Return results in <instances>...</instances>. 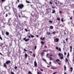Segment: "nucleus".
I'll list each match as a JSON object with an SVG mask.
<instances>
[{
  "label": "nucleus",
  "instance_id": "nucleus-1",
  "mask_svg": "<svg viewBox=\"0 0 74 74\" xmlns=\"http://www.w3.org/2000/svg\"><path fill=\"white\" fill-rule=\"evenodd\" d=\"M24 7V5L23 4H20L18 5V7L20 9H22Z\"/></svg>",
  "mask_w": 74,
  "mask_h": 74
},
{
  "label": "nucleus",
  "instance_id": "nucleus-2",
  "mask_svg": "<svg viewBox=\"0 0 74 74\" xmlns=\"http://www.w3.org/2000/svg\"><path fill=\"white\" fill-rule=\"evenodd\" d=\"M21 14H14L16 16V17H17V18H18V17H19V18H21V15H22V12H21Z\"/></svg>",
  "mask_w": 74,
  "mask_h": 74
},
{
  "label": "nucleus",
  "instance_id": "nucleus-3",
  "mask_svg": "<svg viewBox=\"0 0 74 74\" xmlns=\"http://www.w3.org/2000/svg\"><path fill=\"white\" fill-rule=\"evenodd\" d=\"M13 10L14 14H17V10H16V9L15 8H13Z\"/></svg>",
  "mask_w": 74,
  "mask_h": 74
},
{
  "label": "nucleus",
  "instance_id": "nucleus-4",
  "mask_svg": "<svg viewBox=\"0 0 74 74\" xmlns=\"http://www.w3.org/2000/svg\"><path fill=\"white\" fill-rule=\"evenodd\" d=\"M10 63H11V61L10 60H8L6 61L5 62V64H9Z\"/></svg>",
  "mask_w": 74,
  "mask_h": 74
},
{
  "label": "nucleus",
  "instance_id": "nucleus-5",
  "mask_svg": "<svg viewBox=\"0 0 74 74\" xmlns=\"http://www.w3.org/2000/svg\"><path fill=\"white\" fill-rule=\"evenodd\" d=\"M34 67H36L37 66V62L36 61H35L34 62Z\"/></svg>",
  "mask_w": 74,
  "mask_h": 74
},
{
  "label": "nucleus",
  "instance_id": "nucleus-6",
  "mask_svg": "<svg viewBox=\"0 0 74 74\" xmlns=\"http://www.w3.org/2000/svg\"><path fill=\"white\" fill-rule=\"evenodd\" d=\"M61 55L62 56L61 57V56H60V59H63V54L62 53L61 54Z\"/></svg>",
  "mask_w": 74,
  "mask_h": 74
},
{
  "label": "nucleus",
  "instance_id": "nucleus-7",
  "mask_svg": "<svg viewBox=\"0 0 74 74\" xmlns=\"http://www.w3.org/2000/svg\"><path fill=\"white\" fill-rule=\"evenodd\" d=\"M59 39L58 38H56L55 39L56 42H59Z\"/></svg>",
  "mask_w": 74,
  "mask_h": 74
},
{
  "label": "nucleus",
  "instance_id": "nucleus-8",
  "mask_svg": "<svg viewBox=\"0 0 74 74\" xmlns=\"http://www.w3.org/2000/svg\"><path fill=\"white\" fill-rule=\"evenodd\" d=\"M70 52H71V51H72V48H73V47H72V46H70Z\"/></svg>",
  "mask_w": 74,
  "mask_h": 74
},
{
  "label": "nucleus",
  "instance_id": "nucleus-9",
  "mask_svg": "<svg viewBox=\"0 0 74 74\" xmlns=\"http://www.w3.org/2000/svg\"><path fill=\"white\" fill-rule=\"evenodd\" d=\"M69 62V60H68V59H67V58H65V62L66 63H67V62Z\"/></svg>",
  "mask_w": 74,
  "mask_h": 74
},
{
  "label": "nucleus",
  "instance_id": "nucleus-10",
  "mask_svg": "<svg viewBox=\"0 0 74 74\" xmlns=\"http://www.w3.org/2000/svg\"><path fill=\"white\" fill-rule=\"evenodd\" d=\"M46 33L47 35H51V33L49 32H47Z\"/></svg>",
  "mask_w": 74,
  "mask_h": 74
},
{
  "label": "nucleus",
  "instance_id": "nucleus-11",
  "mask_svg": "<svg viewBox=\"0 0 74 74\" xmlns=\"http://www.w3.org/2000/svg\"><path fill=\"white\" fill-rule=\"evenodd\" d=\"M25 59H26L27 58V54L26 53L25 55Z\"/></svg>",
  "mask_w": 74,
  "mask_h": 74
},
{
  "label": "nucleus",
  "instance_id": "nucleus-12",
  "mask_svg": "<svg viewBox=\"0 0 74 74\" xmlns=\"http://www.w3.org/2000/svg\"><path fill=\"white\" fill-rule=\"evenodd\" d=\"M53 14H54V13H55V10H52V12H51Z\"/></svg>",
  "mask_w": 74,
  "mask_h": 74
},
{
  "label": "nucleus",
  "instance_id": "nucleus-13",
  "mask_svg": "<svg viewBox=\"0 0 74 74\" xmlns=\"http://www.w3.org/2000/svg\"><path fill=\"white\" fill-rule=\"evenodd\" d=\"M50 29H53V27L52 26H51L50 27Z\"/></svg>",
  "mask_w": 74,
  "mask_h": 74
},
{
  "label": "nucleus",
  "instance_id": "nucleus-14",
  "mask_svg": "<svg viewBox=\"0 0 74 74\" xmlns=\"http://www.w3.org/2000/svg\"><path fill=\"white\" fill-rule=\"evenodd\" d=\"M70 69H71V72H72V71H73V67H71L70 68Z\"/></svg>",
  "mask_w": 74,
  "mask_h": 74
},
{
  "label": "nucleus",
  "instance_id": "nucleus-15",
  "mask_svg": "<svg viewBox=\"0 0 74 74\" xmlns=\"http://www.w3.org/2000/svg\"><path fill=\"white\" fill-rule=\"evenodd\" d=\"M69 56H70V54H69V52L68 53V55H67V57L68 58H69Z\"/></svg>",
  "mask_w": 74,
  "mask_h": 74
},
{
  "label": "nucleus",
  "instance_id": "nucleus-16",
  "mask_svg": "<svg viewBox=\"0 0 74 74\" xmlns=\"http://www.w3.org/2000/svg\"><path fill=\"white\" fill-rule=\"evenodd\" d=\"M9 32H6V34L8 36V35H9Z\"/></svg>",
  "mask_w": 74,
  "mask_h": 74
},
{
  "label": "nucleus",
  "instance_id": "nucleus-17",
  "mask_svg": "<svg viewBox=\"0 0 74 74\" xmlns=\"http://www.w3.org/2000/svg\"><path fill=\"white\" fill-rule=\"evenodd\" d=\"M59 61L60 62V60L59 59H58L57 60H56V62H58Z\"/></svg>",
  "mask_w": 74,
  "mask_h": 74
},
{
  "label": "nucleus",
  "instance_id": "nucleus-18",
  "mask_svg": "<svg viewBox=\"0 0 74 74\" xmlns=\"http://www.w3.org/2000/svg\"><path fill=\"white\" fill-rule=\"evenodd\" d=\"M3 66H4V67H5V68L6 67V64L5 63H4L3 64Z\"/></svg>",
  "mask_w": 74,
  "mask_h": 74
},
{
  "label": "nucleus",
  "instance_id": "nucleus-19",
  "mask_svg": "<svg viewBox=\"0 0 74 74\" xmlns=\"http://www.w3.org/2000/svg\"><path fill=\"white\" fill-rule=\"evenodd\" d=\"M41 55L43 56H44V55H45V53H44V52L42 53Z\"/></svg>",
  "mask_w": 74,
  "mask_h": 74
},
{
  "label": "nucleus",
  "instance_id": "nucleus-20",
  "mask_svg": "<svg viewBox=\"0 0 74 74\" xmlns=\"http://www.w3.org/2000/svg\"><path fill=\"white\" fill-rule=\"evenodd\" d=\"M30 36L31 38H33V37H34V36L32 35H30Z\"/></svg>",
  "mask_w": 74,
  "mask_h": 74
},
{
  "label": "nucleus",
  "instance_id": "nucleus-21",
  "mask_svg": "<svg viewBox=\"0 0 74 74\" xmlns=\"http://www.w3.org/2000/svg\"><path fill=\"white\" fill-rule=\"evenodd\" d=\"M58 56H59V57H60L61 56H62V54H61V53H60L58 54Z\"/></svg>",
  "mask_w": 74,
  "mask_h": 74
},
{
  "label": "nucleus",
  "instance_id": "nucleus-22",
  "mask_svg": "<svg viewBox=\"0 0 74 74\" xmlns=\"http://www.w3.org/2000/svg\"><path fill=\"white\" fill-rule=\"evenodd\" d=\"M43 60L45 62V63H46V62H47V60H45V59L43 58Z\"/></svg>",
  "mask_w": 74,
  "mask_h": 74
},
{
  "label": "nucleus",
  "instance_id": "nucleus-23",
  "mask_svg": "<svg viewBox=\"0 0 74 74\" xmlns=\"http://www.w3.org/2000/svg\"><path fill=\"white\" fill-rule=\"evenodd\" d=\"M29 39L28 38L27 39H26L25 41V42H27V41H29Z\"/></svg>",
  "mask_w": 74,
  "mask_h": 74
},
{
  "label": "nucleus",
  "instance_id": "nucleus-24",
  "mask_svg": "<svg viewBox=\"0 0 74 74\" xmlns=\"http://www.w3.org/2000/svg\"><path fill=\"white\" fill-rule=\"evenodd\" d=\"M2 73L4 74H6V72L5 71H3Z\"/></svg>",
  "mask_w": 74,
  "mask_h": 74
},
{
  "label": "nucleus",
  "instance_id": "nucleus-25",
  "mask_svg": "<svg viewBox=\"0 0 74 74\" xmlns=\"http://www.w3.org/2000/svg\"><path fill=\"white\" fill-rule=\"evenodd\" d=\"M64 70H66V67L65 65H64Z\"/></svg>",
  "mask_w": 74,
  "mask_h": 74
},
{
  "label": "nucleus",
  "instance_id": "nucleus-26",
  "mask_svg": "<svg viewBox=\"0 0 74 74\" xmlns=\"http://www.w3.org/2000/svg\"><path fill=\"white\" fill-rule=\"evenodd\" d=\"M49 3L51 5L53 3H52V2H51V1H49Z\"/></svg>",
  "mask_w": 74,
  "mask_h": 74
},
{
  "label": "nucleus",
  "instance_id": "nucleus-27",
  "mask_svg": "<svg viewBox=\"0 0 74 74\" xmlns=\"http://www.w3.org/2000/svg\"><path fill=\"white\" fill-rule=\"evenodd\" d=\"M57 20H58V21H60V19L59 18H57Z\"/></svg>",
  "mask_w": 74,
  "mask_h": 74
},
{
  "label": "nucleus",
  "instance_id": "nucleus-28",
  "mask_svg": "<svg viewBox=\"0 0 74 74\" xmlns=\"http://www.w3.org/2000/svg\"><path fill=\"white\" fill-rule=\"evenodd\" d=\"M33 54L34 57V58H35V57L36 56V55H35V53H33Z\"/></svg>",
  "mask_w": 74,
  "mask_h": 74
},
{
  "label": "nucleus",
  "instance_id": "nucleus-29",
  "mask_svg": "<svg viewBox=\"0 0 74 74\" xmlns=\"http://www.w3.org/2000/svg\"><path fill=\"white\" fill-rule=\"evenodd\" d=\"M51 69H56V68H53V67H51Z\"/></svg>",
  "mask_w": 74,
  "mask_h": 74
},
{
  "label": "nucleus",
  "instance_id": "nucleus-30",
  "mask_svg": "<svg viewBox=\"0 0 74 74\" xmlns=\"http://www.w3.org/2000/svg\"><path fill=\"white\" fill-rule=\"evenodd\" d=\"M25 32H28V30H27V29H25Z\"/></svg>",
  "mask_w": 74,
  "mask_h": 74
},
{
  "label": "nucleus",
  "instance_id": "nucleus-31",
  "mask_svg": "<svg viewBox=\"0 0 74 74\" xmlns=\"http://www.w3.org/2000/svg\"><path fill=\"white\" fill-rule=\"evenodd\" d=\"M41 44H44V42L43 41H41Z\"/></svg>",
  "mask_w": 74,
  "mask_h": 74
},
{
  "label": "nucleus",
  "instance_id": "nucleus-32",
  "mask_svg": "<svg viewBox=\"0 0 74 74\" xmlns=\"http://www.w3.org/2000/svg\"><path fill=\"white\" fill-rule=\"evenodd\" d=\"M56 49L58 50V49H59V48H58V47H56Z\"/></svg>",
  "mask_w": 74,
  "mask_h": 74
},
{
  "label": "nucleus",
  "instance_id": "nucleus-33",
  "mask_svg": "<svg viewBox=\"0 0 74 74\" xmlns=\"http://www.w3.org/2000/svg\"><path fill=\"white\" fill-rule=\"evenodd\" d=\"M6 0H1V1L2 2H4V1H6Z\"/></svg>",
  "mask_w": 74,
  "mask_h": 74
},
{
  "label": "nucleus",
  "instance_id": "nucleus-34",
  "mask_svg": "<svg viewBox=\"0 0 74 74\" xmlns=\"http://www.w3.org/2000/svg\"><path fill=\"white\" fill-rule=\"evenodd\" d=\"M32 74V72H30V71H29V73H28V74Z\"/></svg>",
  "mask_w": 74,
  "mask_h": 74
},
{
  "label": "nucleus",
  "instance_id": "nucleus-35",
  "mask_svg": "<svg viewBox=\"0 0 74 74\" xmlns=\"http://www.w3.org/2000/svg\"><path fill=\"white\" fill-rule=\"evenodd\" d=\"M11 74H14V72H12V71H11Z\"/></svg>",
  "mask_w": 74,
  "mask_h": 74
},
{
  "label": "nucleus",
  "instance_id": "nucleus-36",
  "mask_svg": "<svg viewBox=\"0 0 74 74\" xmlns=\"http://www.w3.org/2000/svg\"><path fill=\"white\" fill-rule=\"evenodd\" d=\"M36 48H37V46H35L34 50H36Z\"/></svg>",
  "mask_w": 74,
  "mask_h": 74
},
{
  "label": "nucleus",
  "instance_id": "nucleus-37",
  "mask_svg": "<svg viewBox=\"0 0 74 74\" xmlns=\"http://www.w3.org/2000/svg\"><path fill=\"white\" fill-rule=\"evenodd\" d=\"M0 39L2 40V41L3 40V39H2V37H0Z\"/></svg>",
  "mask_w": 74,
  "mask_h": 74
},
{
  "label": "nucleus",
  "instance_id": "nucleus-38",
  "mask_svg": "<svg viewBox=\"0 0 74 74\" xmlns=\"http://www.w3.org/2000/svg\"><path fill=\"white\" fill-rule=\"evenodd\" d=\"M7 16H8V14H6L5 15V17H7Z\"/></svg>",
  "mask_w": 74,
  "mask_h": 74
},
{
  "label": "nucleus",
  "instance_id": "nucleus-39",
  "mask_svg": "<svg viewBox=\"0 0 74 74\" xmlns=\"http://www.w3.org/2000/svg\"><path fill=\"white\" fill-rule=\"evenodd\" d=\"M53 34H55L56 33V32L55 31H54L52 32Z\"/></svg>",
  "mask_w": 74,
  "mask_h": 74
},
{
  "label": "nucleus",
  "instance_id": "nucleus-40",
  "mask_svg": "<svg viewBox=\"0 0 74 74\" xmlns=\"http://www.w3.org/2000/svg\"><path fill=\"white\" fill-rule=\"evenodd\" d=\"M14 69H15V70H16V69H17V67L16 66H15L14 67Z\"/></svg>",
  "mask_w": 74,
  "mask_h": 74
},
{
  "label": "nucleus",
  "instance_id": "nucleus-41",
  "mask_svg": "<svg viewBox=\"0 0 74 74\" xmlns=\"http://www.w3.org/2000/svg\"><path fill=\"white\" fill-rule=\"evenodd\" d=\"M49 22H50V23H52V21H49Z\"/></svg>",
  "mask_w": 74,
  "mask_h": 74
},
{
  "label": "nucleus",
  "instance_id": "nucleus-42",
  "mask_svg": "<svg viewBox=\"0 0 74 74\" xmlns=\"http://www.w3.org/2000/svg\"><path fill=\"white\" fill-rule=\"evenodd\" d=\"M64 55H66V51H64Z\"/></svg>",
  "mask_w": 74,
  "mask_h": 74
},
{
  "label": "nucleus",
  "instance_id": "nucleus-43",
  "mask_svg": "<svg viewBox=\"0 0 74 74\" xmlns=\"http://www.w3.org/2000/svg\"><path fill=\"white\" fill-rule=\"evenodd\" d=\"M61 21H62V22H63V18H62L61 20Z\"/></svg>",
  "mask_w": 74,
  "mask_h": 74
},
{
  "label": "nucleus",
  "instance_id": "nucleus-44",
  "mask_svg": "<svg viewBox=\"0 0 74 74\" xmlns=\"http://www.w3.org/2000/svg\"><path fill=\"white\" fill-rule=\"evenodd\" d=\"M23 40H25V41H26V38H24L23 39Z\"/></svg>",
  "mask_w": 74,
  "mask_h": 74
},
{
  "label": "nucleus",
  "instance_id": "nucleus-45",
  "mask_svg": "<svg viewBox=\"0 0 74 74\" xmlns=\"http://www.w3.org/2000/svg\"><path fill=\"white\" fill-rule=\"evenodd\" d=\"M43 52H46V50L45 49L43 50Z\"/></svg>",
  "mask_w": 74,
  "mask_h": 74
},
{
  "label": "nucleus",
  "instance_id": "nucleus-46",
  "mask_svg": "<svg viewBox=\"0 0 74 74\" xmlns=\"http://www.w3.org/2000/svg\"><path fill=\"white\" fill-rule=\"evenodd\" d=\"M24 51H27L25 49H24Z\"/></svg>",
  "mask_w": 74,
  "mask_h": 74
},
{
  "label": "nucleus",
  "instance_id": "nucleus-47",
  "mask_svg": "<svg viewBox=\"0 0 74 74\" xmlns=\"http://www.w3.org/2000/svg\"><path fill=\"white\" fill-rule=\"evenodd\" d=\"M56 73H57V72H54V73H53L52 74H56Z\"/></svg>",
  "mask_w": 74,
  "mask_h": 74
},
{
  "label": "nucleus",
  "instance_id": "nucleus-48",
  "mask_svg": "<svg viewBox=\"0 0 74 74\" xmlns=\"http://www.w3.org/2000/svg\"><path fill=\"white\" fill-rule=\"evenodd\" d=\"M59 51H61V49H60V48H59Z\"/></svg>",
  "mask_w": 74,
  "mask_h": 74
},
{
  "label": "nucleus",
  "instance_id": "nucleus-49",
  "mask_svg": "<svg viewBox=\"0 0 74 74\" xmlns=\"http://www.w3.org/2000/svg\"><path fill=\"white\" fill-rule=\"evenodd\" d=\"M7 7V6H6L5 7H4V8H5V10H6V7Z\"/></svg>",
  "mask_w": 74,
  "mask_h": 74
},
{
  "label": "nucleus",
  "instance_id": "nucleus-50",
  "mask_svg": "<svg viewBox=\"0 0 74 74\" xmlns=\"http://www.w3.org/2000/svg\"><path fill=\"white\" fill-rule=\"evenodd\" d=\"M26 3H30V2L29 1H26Z\"/></svg>",
  "mask_w": 74,
  "mask_h": 74
},
{
  "label": "nucleus",
  "instance_id": "nucleus-51",
  "mask_svg": "<svg viewBox=\"0 0 74 74\" xmlns=\"http://www.w3.org/2000/svg\"><path fill=\"white\" fill-rule=\"evenodd\" d=\"M50 60H53L51 58H50Z\"/></svg>",
  "mask_w": 74,
  "mask_h": 74
},
{
  "label": "nucleus",
  "instance_id": "nucleus-52",
  "mask_svg": "<svg viewBox=\"0 0 74 74\" xmlns=\"http://www.w3.org/2000/svg\"><path fill=\"white\" fill-rule=\"evenodd\" d=\"M10 19H11V18H9L8 21H10Z\"/></svg>",
  "mask_w": 74,
  "mask_h": 74
},
{
  "label": "nucleus",
  "instance_id": "nucleus-53",
  "mask_svg": "<svg viewBox=\"0 0 74 74\" xmlns=\"http://www.w3.org/2000/svg\"><path fill=\"white\" fill-rule=\"evenodd\" d=\"M58 64H59V65H60V64H61L60 62H58Z\"/></svg>",
  "mask_w": 74,
  "mask_h": 74
},
{
  "label": "nucleus",
  "instance_id": "nucleus-54",
  "mask_svg": "<svg viewBox=\"0 0 74 74\" xmlns=\"http://www.w3.org/2000/svg\"><path fill=\"white\" fill-rule=\"evenodd\" d=\"M29 53H32L33 52H32V51H30L29 52Z\"/></svg>",
  "mask_w": 74,
  "mask_h": 74
},
{
  "label": "nucleus",
  "instance_id": "nucleus-55",
  "mask_svg": "<svg viewBox=\"0 0 74 74\" xmlns=\"http://www.w3.org/2000/svg\"><path fill=\"white\" fill-rule=\"evenodd\" d=\"M8 14L9 15H10V14H11V12H9V13H8Z\"/></svg>",
  "mask_w": 74,
  "mask_h": 74
},
{
  "label": "nucleus",
  "instance_id": "nucleus-56",
  "mask_svg": "<svg viewBox=\"0 0 74 74\" xmlns=\"http://www.w3.org/2000/svg\"><path fill=\"white\" fill-rule=\"evenodd\" d=\"M45 38H42V40H44V39Z\"/></svg>",
  "mask_w": 74,
  "mask_h": 74
},
{
  "label": "nucleus",
  "instance_id": "nucleus-57",
  "mask_svg": "<svg viewBox=\"0 0 74 74\" xmlns=\"http://www.w3.org/2000/svg\"><path fill=\"white\" fill-rule=\"evenodd\" d=\"M52 8H55V7H53V6H52Z\"/></svg>",
  "mask_w": 74,
  "mask_h": 74
},
{
  "label": "nucleus",
  "instance_id": "nucleus-58",
  "mask_svg": "<svg viewBox=\"0 0 74 74\" xmlns=\"http://www.w3.org/2000/svg\"><path fill=\"white\" fill-rule=\"evenodd\" d=\"M49 53L47 54V55H46L47 56H48V55H49Z\"/></svg>",
  "mask_w": 74,
  "mask_h": 74
},
{
  "label": "nucleus",
  "instance_id": "nucleus-59",
  "mask_svg": "<svg viewBox=\"0 0 74 74\" xmlns=\"http://www.w3.org/2000/svg\"><path fill=\"white\" fill-rule=\"evenodd\" d=\"M70 18L71 19V20H72V19H73V18L72 17H70Z\"/></svg>",
  "mask_w": 74,
  "mask_h": 74
},
{
  "label": "nucleus",
  "instance_id": "nucleus-60",
  "mask_svg": "<svg viewBox=\"0 0 74 74\" xmlns=\"http://www.w3.org/2000/svg\"><path fill=\"white\" fill-rule=\"evenodd\" d=\"M56 3V5H58V3H56V2H55Z\"/></svg>",
  "mask_w": 74,
  "mask_h": 74
},
{
  "label": "nucleus",
  "instance_id": "nucleus-61",
  "mask_svg": "<svg viewBox=\"0 0 74 74\" xmlns=\"http://www.w3.org/2000/svg\"><path fill=\"white\" fill-rule=\"evenodd\" d=\"M47 58H49V59H51V57H47Z\"/></svg>",
  "mask_w": 74,
  "mask_h": 74
},
{
  "label": "nucleus",
  "instance_id": "nucleus-62",
  "mask_svg": "<svg viewBox=\"0 0 74 74\" xmlns=\"http://www.w3.org/2000/svg\"><path fill=\"white\" fill-rule=\"evenodd\" d=\"M33 5H31V6L32 8H33Z\"/></svg>",
  "mask_w": 74,
  "mask_h": 74
},
{
  "label": "nucleus",
  "instance_id": "nucleus-63",
  "mask_svg": "<svg viewBox=\"0 0 74 74\" xmlns=\"http://www.w3.org/2000/svg\"><path fill=\"white\" fill-rule=\"evenodd\" d=\"M59 12L60 14H61V13H62V12H61V11H59Z\"/></svg>",
  "mask_w": 74,
  "mask_h": 74
},
{
  "label": "nucleus",
  "instance_id": "nucleus-64",
  "mask_svg": "<svg viewBox=\"0 0 74 74\" xmlns=\"http://www.w3.org/2000/svg\"><path fill=\"white\" fill-rule=\"evenodd\" d=\"M49 64H51V62H50Z\"/></svg>",
  "mask_w": 74,
  "mask_h": 74
}]
</instances>
